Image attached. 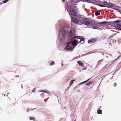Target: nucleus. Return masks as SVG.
<instances>
[{
	"mask_svg": "<svg viewBox=\"0 0 121 121\" xmlns=\"http://www.w3.org/2000/svg\"><path fill=\"white\" fill-rule=\"evenodd\" d=\"M78 42L77 40H74L72 43V45L73 46H76L78 44Z\"/></svg>",
	"mask_w": 121,
	"mask_h": 121,
	"instance_id": "obj_7",
	"label": "nucleus"
},
{
	"mask_svg": "<svg viewBox=\"0 0 121 121\" xmlns=\"http://www.w3.org/2000/svg\"><path fill=\"white\" fill-rule=\"evenodd\" d=\"M62 1H65V0H61Z\"/></svg>",
	"mask_w": 121,
	"mask_h": 121,
	"instance_id": "obj_29",
	"label": "nucleus"
},
{
	"mask_svg": "<svg viewBox=\"0 0 121 121\" xmlns=\"http://www.w3.org/2000/svg\"><path fill=\"white\" fill-rule=\"evenodd\" d=\"M71 21L72 22H73L74 23L77 24H79L80 23V21L77 19L74 18L72 17V15H71Z\"/></svg>",
	"mask_w": 121,
	"mask_h": 121,
	"instance_id": "obj_4",
	"label": "nucleus"
},
{
	"mask_svg": "<svg viewBox=\"0 0 121 121\" xmlns=\"http://www.w3.org/2000/svg\"><path fill=\"white\" fill-rule=\"evenodd\" d=\"M77 38L78 39H79L81 40L79 42V43H81L82 44H83L84 43V42H83L82 43H81V42L82 41H84V39L81 36H74V37H73L72 39H74L75 38Z\"/></svg>",
	"mask_w": 121,
	"mask_h": 121,
	"instance_id": "obj_3",
	"label": "nucleus"
},
{
	"mask_svg": "<svg viewBox=\"0 0 121 121\" xmlns=\"http://www.w3.org/2000/svg\"><path fill=\"white\" fill-rule=\"evenodd\" d=\"M29 110V109H27V111L28 110Z\"/></svg>",
	"mask_w": 121,
	"mask_h": 121,
	"instance_id": "obj_34",
	"label": "nucleus"
},
{
	"mask_svg": "<svg viewBox=\"0 0 121 121\" xmlns=\"http://www.w3.org/2000/svg\"><path fill=\"white\" fill-rule=\"evenodd\" d=\"M40 92H43L47 93H49V92L48 91L46 90H42L41 91H40Z\"/></svg>",
	"mask_w": 121,
	"mask_h": 121,
	"instance_id": "obj_16",
	"label": "nucleus"
},
{
	"mask_svg": "<svg viewBox=\"0 0 121 121\" xmlns=\"http://www.w3.org/2000/svg\"><path fill=\"white\" fill-rule=\"evenodd\" d=\"M36 90V89L35 88H34L32 90V91L33 92H35V91Z\"/></svg>",
	"mask_w": 121,
	"mask_h": 121,
	"instance_id": "obj_25",
	"label": "nucleus"
},
{
	"mask_svg": "<svg viewBox=\"0 0 121 121\" xmlns=\"http://www.w3.org/2000/svg\"><path fill=\"white\" fill-rule=\"evenodd\" d=\"M117 85V84L116 83H115L114 84V86L115 87H116Z\"/></svg>",
	"mask_w": 121,
	"mask_h": 121,
	"instance_id": "obj_26",
	"label": "nucleus"
},
{
	"mask_svg": "<svg viewBox=\"0 0 121 121\" xmlns=\"http://www.w3.org/2000/svg\"><path fill=\"white\" fill-rule=\"evenodd\" d=\"M121 21V20H118L113 22V23L115 24V23H118L120 22Z\"/></svg>",
	"mask_w": 121,
	"mask_h": 121,
	"instance_id": "obj_11",
	"label": "nucleus"
},
{
	"mask_svg": "<svg viewBox=\"0 0 121 121\" xmlns=\"http://www.w3.org/2000/svg\"><path fill=\"white\" fill-rule=\"evenodd\" d=\"M97 5L101 7H106V6L100 4H98Z\"/></svg>",
	"mask_w": 121,
	"mask_h": 121,
	"instance_id": "obj_20",
	"label": "nucleus"
},
{
	"mask_svg": "<svg viewBox=\"0 0 121 121\" xmlns=\"http://www.w3.org/2000/svg\"><path fill=\"white\" fill-rule=\"evenodd\" d=\"M73 4L70 7L72 8V9H75L77 7V6H75L77 5V4L76 3L80 1V0H73Z\"/></svg>",
	"mask_w": 121,
	"mask_h": 121,
	"instance_id": "obj_2",
	"label": "nucleus"
},
{
	"mask_svg": "<svg viewBox=\"0 0 121 121\" xmlns=\"http://www.w3.org/2000/svg\"><path fill=\"white\" fill-rule=\"evenodd\" d=\"M54 61H53L50 62L49 63V65H52L53 64L54 65Z\"/></svg>",
	"mask_w": 121,
	"mask_h": 121,
	"instance_id": "obj_14",
	"label": "nucleus"
},
{
	"mask_svg": "<svg viewBox=\"0 0 121 121\" xmlns=\"http://www.w3.org/2000/svg\"><path fill=\"white\" fill-rule=\"evenodd\" d=\"M103 4L106 5H107L108 4V3L106 1Z\"/></svg>",
	"mask_w": 121,
	"mask_h": 121,
	"instance_id": "obj_21",
	"label": "nucleus"
},
{
	"mask_svg": "<svg viewBox=\"0 0 121 121\" xmlns=\"http://www.w3.org/2000/svg\"><path fill=\"white\" fill-rule=\"evenodd\" d=\"M77 62L80 66L82 67L84 65V64L81 61H77Z\"/></svg>",
	"mask_w": 121,
	"mask_h": 121,
	"instance_id": "obj_8",
	"label": "nucleus"
},
{
	"mask_svg": "<svg viewBox=\"0 0 121 121\" xmlns=\"http://www.w3.org/2000/svg\"><path fill=\"white\" fill-rule=\"evenodd\" d=\"M9 0H5L3 2V3H5L7 2L8 1H9Z\"/></svg>",
	"mask_w": 121,
	"mask_h": 121,
	"instance_id": "obj_22",
	"label": "nucleus"
},
{
	"mask_svg": "<svg viewBox=\"0 0 121 121\" xmlns=\"http://www.w3.org/2000/svg\"><path fill=\"white\" fill-rule=\"evenodd\" d=\"M82 20L84 24L85 25H89V24H91V25H93V26H92V27L94 26L95 27L92 28L94 29H99V27H100V26H99L98 25V24L100 25L101 24H105L108 23V22L107 21H104L101 22H100L97 23H95V22H94V23H93L92 22L91 23L90 22H89L87 21L84 20V19H82Z\"/></svg>",
	"mask_w": 121,
	"mask_h": 121,
	"instance_id": "obj_1",
	"label": "nucleus"
},
{
	"mask_svg": "<svg viewBox=\"0 0 121 121\" xmlns=\"http://www.w3.org/2000/svg\"><path fill=\"white\" fill-rule=\"evenodd\" d=\"M91 78L90 79H88L87 80H86V81H85L83 82H81L79 84H83V83H85L86 82H87L88 81H89Z\"/></svg>",
	"mask_w": 121,
	"mask_h": 121,
	"instance_id": "obj_17",
	"label": "nucleus"
},
{
	"mask_svg": "<svg viewBox=\"0 0 121 121\" xmlns=\"http://www.w3.org/2000/svg\"><path fill=\"white\" fill-rule=\"evenodd\" d=\"M115 26L117 28H119L121 27V25L120 24H115Z\"/></svg>",
	"mask_w": 121,
	"mask_h": 121,
	"instance_id": "obj_10",
	"label": "nucleus"
},
{
	"mask_svg": "<svg viewBox=\"0 0 121 121\" xmlns=\"http://www.w3.org/2000/svg\"><path fill=\"white\" fill-rule=\"evenodd\" d=\"M75 80L73 79L70 82L69 85L72 84L73 83V82Z\"/></svg>",
	"mask_w": 121,
	"mask_h": 121,
	"instance_id": "obj_19",
	"label": "nucleus"
},
{
	"mask_svg": "<svg viewBox=\"0 0 121 121\" xmlns=\"http://www.w3.org/2000/svg\"><path fill=\"white\" fill-rule=\"evenodd\" d=\"M103 54V55H104V54Z\"/></svg>",
	"mask_w": 121,
	"mask_h": 121,
	"instance_id": "obj_37",
	"label": "nucleus"
},
{
	"mask_svg": "<svg viewBox=\"0 0 121 121\" xmlns=\"http://www.w3.org/2000/svg\"><path fill=\"white\" fill-rule=\"evenodd\" d=\"M84 19V20H85L87 19V18H84V19Z\"/></svg>",
	"mask_w": 121,
	"mask_h": 121,
	"instance_id": "obj_27",
	"label": "nucleus"
},
{
	"mask_svg": "<svg viewBox=\"0 0 121 121\" xmlns=\"http://www.w3.org/2000/svg\"><path fill=\"white\" fill-rule=\"evenodd\" d=\"M69 8H70V10L71 11L72 14L74 16H76V13L75 11L74 10H72V8H71L70 6H69Z\"/></svg>",
	"mask_w": 121,
	"mask_h": 121,
	"instance_id": "obj_5",
	"label": "nucleus"
},
{
	"mask_svg": "<svg viewBox=\"0 0 121 121\" xmlns=\"http://www.w3.org/2000/svg\"><path fill=\"white\" fill-rule=\"evenodd\" d=\"M96 39H92L90 40H89L88 41V43H94L96 41Z\"/></svg>",
	"mask_w": 121,
	"mask_h": 121,
	"instance_id": "obj_6",
	"label": "nucleus"
},
{
	"mask_svg": "<svg viewBox=\"0 0 121 121\" xmlns=\"http://www.w3.org/2000/svg\"><path fill=\"white\" fill-rule=\"evenodd\" d=\"M82 42H82H81V43H82V42Z\"/></svg>",
	"mask_w": 121,
	"mask_h": 121,
	"instance_id": "obj_33",
	"label": "nucleus"
},
{
	"mask_svg": "<svg viewBox=\"0 0 121 121\" xmlns=\"http://www.w3.org/2000/svg\"><path fill=\"white\" fill-rule=\"evenodd\" d=\"M102 111L101 110H97V113L98 114H102Z\"/></svg>",
	"mask_w": 121,
	"mask_h": 121,
	"instance_id": "obj_15",
	"label": "nucleus"
},
{
	"mask_svg": "<svg viewBox=\"0 0 121 121\" xmlns=\"http://www.w3.org/2000/svg\"><path fill=\"white\" fill-rule=\"evenodd\" d=\"M30 120H35V117H30Z\"/></svg>",
	"mask_w": 121,
	"mask_h": 121,
	"instance_id": "obj_24",
	"label": "nucleus"
},
{
	"mask_svg": "<svg viewBox=\"0 0 121 121\" xmlns=\"http://www.w3.org/2000/svg\"><path fill=\"white\" fill-rule=\"evenodd\" d=\"M9 94V93H7V94Z\"/></svg>",
	"mask_w": 121,
	"mask_h": 121,
	"instance_id": "obj_35",
	"label": "nucleus"
},
{
	"mask_svg": "<svg viewBox=\"0 0 121 121\" xmlns=\"http://www.w3.org/2000/svg\"><path fill=\"white\" fill-rule=\"evenodd\" d=\"M119 30H121V28L119 29Z\"/></svg>",
	"mask_w": 121,
	"mask_h": 121,
	"instance_id": "obj_31",
	"label": "nucleus"
},
{
	"mask_svg": "<svg viewBox=\"0 0 121 121\" xmlns=\"http://www.w3.org/2000/svg\"><path fill=\"white\" fill-rule=\"evenodd\" d=\"M2 3H3V2H1L0 3L1 4H2Z\"/></svg>",
	"mask_w": 121,
	"mask_h": 121,
	"instance_id": "obj_30",
	"label": "nucleus"
},
{
	"mask_svg": "<svg viewBox=\"0 0 121 121\" xmlns=\"http://www.w3.org/2000/svg\"><path fill=\"white\" fill-rule=\"evenodd\" d=\"M93 81H90L89 82L87 83L86 84V85H89L91 84L93 82Z\"/></svg>",
	"mask_w": 121,
	"mask_h": 121,
	"instance_id": "obj_12",
	"label": "nucleus"
},
{
	"mask_svg": "<svg viewBox=\"0 0 121 121\" xmlns=\"http://www.w3.org/2000/svg\"><path fill=\"white\" fill-rule=\"evenodd\" d=\"M72 30H70V33H72Z\"/></svg>",
	"mask_w": 121,
	"mask_h": 121,
	"instance_id": "obj_28",
	"label": "nucleus"
},
{
	"mask_svg": "<svg viewBox=\"0 0 121 121\" xmlns=\"http://www.w3.org/2000/svg\"><path fill=\"white\" fill-rule=\"evenodd\" d=\"M88 2L91 3L92 1V0H85Z\"/></svg>",
	"mask_w": 121,
	"mask_h": 121,
	"instance_id": "obj_23",
	"label": "nucleus"
},
{
	"mask_svg": "<svg viewBox=\"0 0 121 121\" xmlns=\"http://www.w3.org/2000/svg\"><path fill=\"white\" fill-rule=\"evenodd\" d=\"M95 14L96 16L99 15L100 14V13L99 12L96 11L95 12Z\"/></svg>",
	"mask_w": 121,
	"mask_h": 121,
	"instance_id": "obj_13",
	"label": "nucleus"
},
{
	"mask_svg": "<svg viewBox=\"0 0 121 121\" xmlns=\"http://www.w3.org/2000/svg\"><path fill=\"white\" fill-rule=\"evenodd\" d=\"M119 8H121V7H119Z\"/></svg>",
	"mask_w": 121,
	"mask_h": 121,
	"instance_id": "obj_36",
	"label": "nucleus"
},
{
	"mask_svg": "<svg viewBox=\"0 0 121 121\" xmlns=\"http://www.w3.org/2000/svg\"><path fill=\"white\" fill-rule=\"evenodd\" d=\"M108 6L111 7H112L113 6V4L111 3H109L108 4Z\"/></svg>",
	"mask_w": 121,
	"mask_h": 121,
	"instance_id": "obj_18",
	"label": "nucleus"
},
{
	"mask_svg": "<svg viewBox=\"0 0 121 121\" xmlns=\"http://www.w3.org/2000/svg\"><path fill=\"white\" fill-rule=\"evenodd\" d=\"M65 49L71 51L72 49V48L68 45L65 48Z\"/></svg>",
	"mask_w": 121,
	"mask_h": 121,
	"instance_id": "obj_9",
	"label": "nucleus"
},
{
	"mask_svg": "<svg viewBox=\"0 0 121 121\" xmlns=\"http://www.w3.org/2000/svg\"><path fill=\"white\" fill-rule=\"evenodd\" d=\"M111 44V43H110L109 44L110 45V44Z\"/></svg>",
	"mask_w": 121,
	"mask_h": 121,
	"instance_id": "obj_32",
	"label": "nucleus"
}]
</instances>
